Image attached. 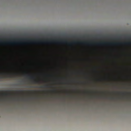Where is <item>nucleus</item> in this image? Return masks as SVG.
<instances>
[{"label":"nucleus","mask_w":131,"mask_h":131,"mask_svg":"<svg viewBox=\"0 0 131 131\" xmlns=\"http://www.w3.org/2000/svg\"><path fill=\"white\" fill-rule=\"evenodd\" d=\"M7 92H9V91H10V90H7Z\"/></svg>","instance_id":"11"},{"label":"nucleus","mask_w":131,"mask_h":131,"mask_svg":"<svg viewBox=\"0 0 131 131\" xmlns=\"http://www.w3.org/2000/svg\"><path fill=\"white\" fill-rule=\"evenodd\" d=\"M96 45L100 46L103 45H131V42H96L95 43Z\"/></svg>","instance_id":"2"},{"label":"nucleus","mask_w":131,"mask_h":131,"mask_svg":"<svg viewBox=\"0 0 131 131\" xmlns=\"http://www.w3.org/2000/svg\"><path fill=\"white\" fill-rule=\"evenodd\" d=\"M25 76L28 79L31 80V82L34 84H38L40 83L39 81L35 79V76L30 74L25 75Z\"/></svg>","instance_id":"3"},{"label":"nucleus","mask_w":131,"mask_h":131,"mask_svg":"<svg viewBox=\"0 0 131 131\" xmlns=\"http://www.w3.org/2000/svg\"><path fill=\"white\" fill-rule=\"evenodd\" d=\"M52 92H56V91L55 90H52Z\"/></svg>","instance_id":"7"},{"label":"nucleus","mask_w":131,"mask_h":131,"mask_svg":"<svg viewBox=\"0 0 131 131\" xmlns=\"http://www.w3.org/2000/svg\"><path fill=\"white\" fill-rule=\"evenodd\" d=\"M51 87L50 86L48 85H46L45 86H39L37 87V88H49Z\"/></svg>","instance_id":"5"},{"label":"nucleus","mask_w":131,"mask_h":131,"mask_svg":"<svg viewBox=\"0 0 131 131\" xmlns=\"http://www.w3.org/2000/svg\"><path fill=\"white\" fill-rule=\"evenodd\" d=\"M1 91H2L0 90V95H3L7 96V95H10V93H2V94L1 93Z\"/></svg>","instance_id":"6"},{"label":"nucleus","mask_w":131,"mask_h":131,"mask_svg":"<svg viewBox=\"0 0 131 131\" xmlns=\"http://www.w3.org/2000/svg\"><path fill=\"white\" fill-rule=\"evenodd\" d=\"M110 98L111 99H113V97H110Z\"/></svg>","instance_id":"9"},{"label":"nucleus","mask_w":131,"mask_h":131,"mask_svg":"<svg viewBox=\"0 0 131 131\" xmlns=\"http://www.w3.org/2000/svg\"><path fill=\"white\" fill-rule=\"evenodd\" d=\"M122 94H125V93H124V92H122Z\"/></svg>","instance_id":"10"},{"label":"nucleus","mask_w":131,"mask_h":131,"mask_svg":"<svg viewBox=\"0 0 131 131\" xmlns=\"http://www.w3.org/2000/svg\"><path fill=\"white\" fill-rule=\"evenodd\" d=\"M12 77V75L10 74H8L6 77H4L3 76H0V79H2L4 78H11Z\"/></svg>","instance_id":"4"},{"label":"nucleus","mask_w":131,"mask_h":131,"mask_svg":"<svg viewBox=\"0 0 131 131\" xmlns=\"http://www.w3.org/2000/svg\"><path fill=\"white\" fill-rule=\"evenodd\" d=\"M18 91L19 92H22L23 91L21 90H19Z\"/></svg>","instance_id":"8"},{"label":"nucleus","mask_w":131,"mask_h":131,"mask_svg":"<svg viewBox=\"0 0 131 131\" xmlns=\"http://www.w3.org/2000/svg\"><path fill=\"white\" fill-rule=\"evenodd\" d=\"M0 42L2 44L6 43L10 45L23 44H51L56 43L58 44H62V40L60 41H36L35 40L30 41L27 42H22L19 41L11 42L8 41L4 42L2 41H1Z\"/></svg>","instance_id":"1"},{"label":"nucleus","mask_w":131,"mask_h":131,"mask_svg":"<svg viewBox=\"0 0 131 131\" xmlns=\"http://www.w3.org/2000/svg\"><path fill=\"white\" fill-rule=\"evenodd\" d=\"M48 76H51V75H48Z\"/></svg>","instance_id":"12"}]
</instances>
